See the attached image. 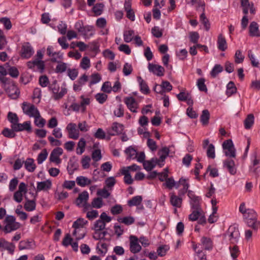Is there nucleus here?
Instances as JSON below:
<instances>
[{
  "instance_id": "obj_1",
  "label": "nucleus",
  "mask_w": 260,
  "mask_h": 260,
  "mask_svg": "<svg viewBox=\"0 0 260 260\" xmlns=\"http://www.w3.org/2000/svg\"><path fill=\"white\" fill-rule=\"evenodd\" d=\"M247 225L257 231L260 228V221L257 220V214L252 209H249L248 213L243 216Z\"/></svg>"
},
{
  "instance_id": "obj_2",
  "label": "nucleus",
  "mask_w": 260,
  "mask_h": 260,
  "mask_svg": "<svg viewBox=\"0 0 260 260\" xmlns=\"http://www.w3.org/2000/svg\"><path fill=\"white\" fill-rule=\"evenodd\" d=\"M15 220V217L12 215H8L6 217L4 220L6 225L3 229V231L6 234L11 233L20 228L21 224L16 222Z\"/></svg>"
},
{
  "instance_id": "obj_3",
  "label": "nucleus",
  "mask_w": 260,
  "mask_h": 260,
  "mask_svg": "<svg viewBox=\"0 0 260 260\" xmlns=\"http://www.w3.org/2000/svg\"><path fill=\"white\" fill-rule=\"evenodd\" d=\"M6 91L9 94V96L13 99H16L19 95L20 91L14 82L9 79L6 82L2 83Z\"/></svg>"
},
{
  "instance_id": "obj_4",
  "label": "nucleus",
  "mask_w": 260,
  "mask_h": 260,
  "mask_svg": "<svg viewBox=\"0 0 260 260\" xmlns=\"http://www.w3.org/2000/svg\"><path fill=\"white\" fill-rule=\"evenodd\" d=\"M22 109L24 113L30 117H34L35 118L40 117L39 111L33 104L24 102L22 104Z\"/></svg>"
},
{
  "instance_id": "obj_5",
  "label": "nucleus",
  "mask_w": 260,
  "mask_h": 260,
  "mask_svg": "<svg viewBox=\"0 0 260 260\" xmlns=\"http://www.w3.org/2000/svg\"><path fill=\"white\" fill-rule=\"evenodd\" d=\"M124 129L123 124L115 122L113 123L111 127L107 129V133L110 136H114L121 134Z\"/></svg>"
},
{
  "instance_id": "obj_6",
  "label": "nucleus",
  "mask_w": 260,
  "mask_h": 260,
  "mask_svg": "<svg viewBox=\"0 0 260 260\" xmlns=\"http://www.w3.org/2000/svg\"><path fill=\"white\" fill-rule=\"evenodd\" d=\"M34 49L28 42H25L22 45L20 55L22 58L28 59L34 54Z\"/></svg>"
},
{
  "instance_id": "obj_7",
  "label": "nucleus",
  "mask_w": 260,
  "mask_h": 260,
  "mask_svg": "<svg viewBox=\"0 0 260 260\" xmlns=\"http://www.w3.org/2000/svg\"><path fill=\"white\" fill-rule=\"evenodd\" d=\"M66 130L69 134V137L71 139L77 140L79 137V132L77 129V126L75 123H70L66 127Z\"/></svg>"
},
{
  "instance_id": "obj_8",
  "label": "nucleus",
  "mask_w": 260,
  "mask_h": 260,
  "mask_svg": "<svg viewBox=\"0 0 260 260\" xmlns=\"http://www.w3.org/2000/svg\"><path fill=\"white\" fill-rule=\"evenodd\" d=\"M228 233L231 243L235 244L237 243L240 236L238 229L235 226H230Z\"/></svg>"
},
{
  "instance_id": "obj_9",
  "label": "nucleus",
  "mask_w": 260,
  "mask_h": 260,
  "mask_svg": "<svg viewBox=\"0 0 260 260\" xmlns=\"http://www.w3.org/2000/svg\"><path fill=\"white\" fill-rule=\"evenodd\" d=\"M130 244L129 249L130 251L133 253L139 252L141 250V246L138 243V239L135 236H131L129 237Z\"/></svg>"
},
{
  "instance_id": "obj_10",
  "label": "nucleus",
  "mask_w": 260,
  "mask_h": 260,
  "mask_svg": "<svg viewBox=\"0 0 260 260\" xmlns=\"http://www.w3.org/2000/svg\"><path fill=\"white\" fill-rule=\"evenodd\" d=\"M15 248L14 243H10L4 238L0 239V249L1 251L7 250L9 253L13 254Z\"/></svg>"
},
{
  "instance_id": "obj_11",
  "label": "nucleus",
  "mask_w": 260,
  "mask_h": 260,
  "mask_svg": "<svg viewBox=\"0 0 260 260\" xmlns=\"http://www.w3.org/2000/svg\"><path fill=\"white\" fill-rule=\"evenodd\" d=\"M124 102L128 109L133 113H137L138 103L136 100L132 96L126 97L124 99Z\"/></svg>"
},
{
  "instance_id": "obj_12",
  "label": "nucleus",
  "mask_w": 260,
  "mask_h": 260,
  "mask_svg": "<svg viewBox=\"0 0 260 260\" xmlns=\"http://www.w3.org/2000/svg\"><path fill=\"white\" fill-rule=\"evenodd\" d=\"M148 69L150 72L153 73L157 76L161 77L164 75L165 69L160 65L149 63Z\"/></svg>"
},
{
  "instance_id": "obj_13",
  "label": "nucleus",
  "mask_w": 260,
  "mask_h": 260,
  "mask_svg": "<svg viewBox=\"0 0 260 260\" xmlns=\"http://www.w3.org/2000/svg\"><path fill=\"white\" fill-rule=\"evenodd\" d=\"M16 132H21L26 131L28 132H30L31 131V126L30 121H25L22 124L19 123L18 122L12 128Z\"/></svg>"
},
{
  "instance_id": "obj_14",
  "label": "nucleus",
  "mask_w": 260,
  "mask_h": 260,
  "mask_svg": "<svg viewBox=\"0 0 260 260\" xmlns=\"http://www.w3.org/2000/svg\"><path fill=\"white\" fill-rule=\"evenodd\" d=\"M50 61L52 62L58 63L55 68V72L56 73H62L67 70V65L66 63L57 60L56 57L51 58Z\"/></svg>"
},
{
  "instance_id": "obj_15",
  "label": "nucleus",
  "mask_w": 260,
  "mask_h": 260,
  "mask_svg": "<svg viewBox=\"0 0 260 260\" xmlns=\"http://www.w3.org/2000/svg\"><path fill=\"white\" fill-rule=\"evenodd\" d=\"M249 36L251 37H260V31L258 28V25L257 22L252 21L250 23L249 27Z\"/></svg>"
},
{
  "instance_id": "obj_16",
  "label": "nucleus",
  "mask_w": 260,
  "mask_h": 260,
  "mask_svg": "<svg viewBox=\"0 0 260 260\" xmlns=\"http://www.w3.org/2000/svg\"><path fill=\"white\" fill-rule=\"evenodd\" d=\"M223 167L228 169L231 175H235L236 173L237 170L233 160L230 159L225 160L223 162Z\"/></svg>"
},
{
  "instance_id": "obj_17",
  "label": "nucleus",
  "mask_w": 260,
  "mask_h": 260,
  "mask_svg": "<svg viewBox=\"0 0 260 260\" xmlns=\"http://www.w3.org/2000/svg\"><path fill=\"white\" fill-rule=\"evenodd\" d=\"M89 195L86 191H84L79 194L78 197L76 200V204L78 207H81L82 205L86 203L88 200Z\"/></svg>"
},
{
  "instance_id": "obj_18",
  "label": "nucleus",
  "mask_w": 260,
  "mask_h": 260,
  "mask_svg": "<svg viewBox=\"0 0 260 260\" xmlns=\"http://www.w3.org/2000/svg\"><path fill=\"white\" fill-rule=\"evenodd\" d=\"M35 247V244L33 240H22L19 242L18 248L20 250L24 249H30Z\"/></svg>"
},
{
  "instance_id": "obj_19",
  "label": "nucleus",
  "mask_w": 260,
  "mask_h": 260,
  "mask_svg": "<svg viewBox=\"0 0 260 260\" xmlns=\"http://www.w3.org/2000/svg\"><path fill=\"white\" fill-rule=\"evenodd\" d=\"M217 44L218 49L221 51H224L228 48L226 40L221 34L218 36Z\"/></svg>"
},
{
  "instance_id": "obj_20",
  "label": "nucleus",
  "mask_w": 260,
  "mask_h": 260,
  "mask_svg": "<svg viewBox=\"0 0 260 260\" xmlns=\"http://www.w3.org/2000/svg\"><path fill=\"white\" fill-rule=\"evenodd\" d=\"M170 203L173 206L180 208L182 205V199L180 197L172 193L170 196Z\"/></svg>"
},
{
  "instance_id": "obj_21",
  "label": "nucleus",
  "mask_w": 260,
  "mask_h": 260,
  "mask_svg": "<svg viewBox=\"0 0 260 260\" xmlns=\"http://www.w3.org/2000/svg\"><path fill=\"white\" fill-rule=\"evenodd\" d=\"M137 80L139 83L141 91L145 94H148L150 90L147 83L140 76L137 77Z\"/></svg>"
},
{
  "instance_id": "obj_22",
  "label": "nucleus",
  "mask_w": 260,
  "mask_h": 260,
  "mask_svg": "<svg viewBox=\"0 0 260 260\" xmlns=\"http://www.w3.org/2000/svg\"><path fill=\"white\" fill-rule=\"evenodd\" d=\"M26 202L24 205V208L27 211H32L35 210L36 204L34 200H30L27 197L25 196Z\"/></svg>"
},
{
  "instance_id": "obj_23",
  "label": "nucleus",
  "mask_w": 260,
  "mask_h": 260,
  "mask_svg": "<svg viewBox=\"0 0 260 260\" xmlns=\"http://www.w3.org/2000/svg\"><path fill=\"white\" fill-rule=\"evenodd\" d=\"M24 167L29 172H33L36 168V165L34 162V159L28 158L24 161Z\"/></svg>"
},
{
  "instance_id": "obj_24",
  "label": "nucleus",
  "mask_w": 260,
  "mask_h": 260,
  "mask_svg": "<svg viewBox=\"0 0 260 260\" xmlns=\"http://www.w3.org/2000/svg\"><path fill=\"white\" fill-rule=\"evenodd\" d=\"M201 243L205 250H211L213 247V242L210 238L203 237L201 240Z\"/></svg>"
},
{
  "instance_id": "obj_25",
  "label": "nucleus",
  "mask_w": 260,
  "mask_h": 260,
  "mask_svg": "<svg viewBox=\"0 0 260 260\" xmlns=\"http://www.w3.org/2000/svg\"><path fill=\"white\" fill-rule=\"evenodd\" d=\"M76 181L77 184L81 187H85L91 183V180L90 179L82 176L77 177Z\"/></svg>"
},
{
  "instance_id": "obj_26",
  "label": "nucleus",
  "mask_w": 260,
  "mask_h": 260,
  "mask_svg": "<svg viewBox=\"0 0 260 260\" xmlns=\"http://www.w3.org/2000/svg\"><path fill=\"white\" fill-rule=\"evenodd\" d=\"M51 187V182L49 180L38 182L37 183V191H41L49 189Z\"/></svg>"
},
{
  "instance_id": "obj_27",
  "label": "nucleus",
  "mask_w": 260,
  "mask_h": 260,
  "mask_svg": "<svg viewBox=\"0 0 260 260\" xmlns=\"http://www.w3.org/2000/svg\"><path fill=\"white\" fill-rule=\"evenodd\" d=\"M254 116L253 114L247 115L246 118L244 121V127L246 129H250L254 124Z\"/></svg>"
},
{
  "instance_id": "obj_28",
  "label": "nucleus",
  "mask_w": 260,
  "mask_h": 260,
  "mask_svg": "<svg viewBox=\"0 0 260 260\" xmlns=\"http://www.w3.org/2000/svg\"><path fill=\"white\" fill-rule=\"evenodd\" d=\"M237 90V87H236L234 82L230 81L226 86V94L228 96H230L236 93Z\"/></svg>"
},
{
  "instance_id": "obj_29",
  "label": "nucleus",
  "mask_w": 260,
  "mask_h": 260,
  "mask_svg": "<svg viewBox=\"0 0 260 260\" xmlns=\"http://www.w3.org/2000/svg\"><path fill=\"white\" fill-rule=\"evenodd\" d=\"M86 141L84 138H81L78 143L76 153L77 154L81 155L85 150Z\"/></svg>"
},
{
  "instance_id": "obj_30",
  "label": "nucleus",
  "mask_w": 260,
  "mask_h": 260,
  "mask_svg": "<svg viewBox=\"0 0 260 260\" xmlns=\"http://www.w3.org/2000/svg\"><path fill=\"white\" fill-rule=\"evenodd\" d=\"M210 118V113L208 110H204L200 117L201 122L203 125H207Z\"/></svg>"
},
{
  "instance_id": "obj_31",
  "label": "nucleus",
  "mask_w": 260,
  "mask_h": 260,
  "mask_svg": "<svg viewBox=\"0 0 260 260\" xmlns=\"http://www.w3.org/2000/svg\"><path fill=\"white\" fill-rule=\"evenodd\" d=\"M8 119L11 123L12 128L19 121V118L16 113L9 112L8 114Z\"/></svg>"
},
{
  "instance_id": "obj_32",
  "label": "nucleus",
  "mask_w": 260,
  "mask_h": 260,
  "mask_svg": "<svg viewBox=\"0 0 260 260\" xmlns=\"http://www.w3.org/2000/svg\"><path fill=\"white\" fill-rule=\"evenodd\" d=\"M229 249L230 250L231 255L233 258V260H238L237 257L239 256L240 253L238 246L235 244L233 246H230Z\"/></svg>"
},
{
  "instance_id": "obj_33",
  "label": "nucleus",
  "mask_w": 260,
  "mask_h": 260,
  "mask_svg": "<svg viewBox=\"0 0 260 260\" xmlns=\"http://www.w3.org/2000/svg\"><path fill=\"white\" fill-rule=\"evenodd\" d=\"M165 181L166 182L163 185L169 189H172L174 187L178 188L179 186V184L175 182L173 177L168 178Z\"/></svg>"
},
{
  "instance_id": "obj_34",
  "label": "nucleus",
  "mask_w": 260,
  "mask_h": 260,
  "mask_svg": "<svg viewBox=\"0 0 260 260\" xmlns=\"http://www.w3.org/2000/svg\"><path fill=\"white\" fill-rule=\"evenodd\" d=\"M142 201V197L141 196H137L128 201L127 204L129 206H138Z\"/></svg>"
},
{
  "instance_id": "obj_35",
  "label": "nucleus",
  "mask_w": 260,
  "mask_h": 260,
  "mask_svg": "<svg viewBox=\"0 0 260 260\" xmlns=\"http://www.w3.org/2000/svg\"><path fill=\"white\" fill-rule=\"evenodd\" d=\"M87 223V220L82 218H79L74 222L72 227L74 229H79L80 228H83Z\"/></svg>"
},
{
  "instance_id": "obj_36",
  "label": "nucleus",
  "mask_w": 260,
  "mask_h": 260,
  "mask_svg": "<svg viewBox=\"0 0 260 260\" xmlns=\"http://www.w3.org/2000/svg\"><path fill=\"white\" fill-rule=\"evenodd\" d=\"M91 80L89 82V86L91 87L92 85L95 84L99 82L101 79L102 77L101 75L98 73H93L90 76Z\"/></svg>"
},
{
  "instance_id": "obj_37",
  "label": "nucleus",
  "mask_w": 260,
  "mask_h": 260,
  "mask_svg": "<svg viewBox=\"0 0 260 260\" xmlns=\"http://www.w3.org/2000/svg\"><path fill=\"white\" fill-rule=\"evenodd\" d=\"M134 31L133 30H125L123 32L124 41L126 43H129L132 41L134 38Z\"/></svg>"
},
{
  "instance_id": "obj_38",
  "label": "nucleus",
  "mask_w": 260,
  "mask_h": 260,
  "mask_svg": "<svg viewBox=\"0 0 260 260\" xmlns=\"http://www.w3.org/2000/svg\"><path fill=\"white\" fill-rule=\"evenodd\" d=\"M200 198L197 197L193 199L190 200V204L191 206V208L193 210H201L200 206Z\"/></svg>"
},
{
  "instance_id": "obj_39",
  "label": "nucleus",
  "mask_w": 260,
  "mask_h": 260,
  "mask_svg": "<svg viewBox=\"0 0 260 260\" xmlns=\"http://www.w3.org/2000/svg\"><path fill=\"white\" fill-rule=\"evenodd\" d=\"M118 221L125 225H129L134 223L135 219L132 216H126L123 218H119L117 219Z\"/></svg>"
},
{
  "instance_id": "obj_40",
  "label": "nucleus",
  "mask_w": 260,
  "mask_h": 260,
  "mask_svg": "<svg viewBox=\"0 0 260 260\" xmlns=\"http://www.w3.org/2000/svg\"><path fill=\"white\" fill-rule=\"evenodd\" d=\"M16 132L13 128L9 129L8 128H5L2 132V134L6 137L9 138H13L16 136Z\"/></svg>"
},
{
  "instance_id": "obj_41",
  "label": "nucleus",
  "mask_w": 260,
  "mask_h": 260,
  "mask_svg": "<svg viewBox=\"0 0 260 260\" xmlns=\"http://www.w3.org/2000/svg\"><path fill=\"white\" fill-rule=\"evenodd\" d=\"M253 3H250L249 0H241V5L243 7V12L245 15H247L248 13L249 8Z\"/></svg>"
},
{
  "instance_id": "obj_42",
  "label": "nucleus",
  "mask_w": 260,
  "mask_h": 260,
  "mask_svg": "<svg viewBox=\"0 0 260 260\" xmlns=\"http://www.w3.org/2000/svg\"><path fill=\"white\" fill-rule=\"evenodd\" d=\"M223 71V67L218 64H216L214 66L212 71H211L210 74L211 76L215 78L217 76V74L222 72Z\"/></svg>"
},
{
  "instance_id": "obj_43",
  "label": "nucleus",
  "mask_w": 260,
  "mask_h": 260,
  "mask_svg": "<svg viewBox=\"0 0 260 260\" xmlns=\"http://www.w3.org/2000/svg\"><path fill=\"white\" fill-rule=\"evenodd\" d=\"M48 156V152L46 149H43L38 156L37 162L38 164H41L45 161Z\"/></svg>"
},
{
  "instance_id": "obj_44",
  "label": "nucleus",
  "mask_w": 260,
  "mask_h": 260,
  "mask_svg": "<svg viewBox=\"0 0 260 260\" xmlns=\"http://www.w3.org/2000/svg\"><path fill=\"white\" fill-rule=\"evenodd\" d=\"M201 210H193L192 212L189 215V220L192 221H196L197 220H198L201 215Z\"/></svg>"
},
{
  "instance_id": "obj_45",
  "label": "nucleus",
  "mask_w": 260,
  "mask_h": 260,
  "mask_svg": "<svg viewBox=\"0 0 260 260\" xmlns=\"http://www.w3.org/2000/svg\"><path fill=\"white\" fill-rule=\"evenodd\" d=\"M205 80L204 78H200L197 81V86L199 89L201 91L207 92L208 89L205 84Z\"/></svg>"
},
{
  "instance_id": "obj_46",
  "label": "nucleus",
  "mask_w": 260,
  "mask_h": 260,
  "mask_svg": "<svg viewBox=\"0 0 260 260\" xmlns=\"http://www.w3.org/2000/svg\"><path fill=\"white\" fill-rule=\"evenodd\" d=\"M106 223L100 219L97 220L94 224L93 229L94 230H103L105 229Z\"/></svg>"
},
{
  "instance_id": "obj_47",
  "label": "nucleus",
  "mask_w": 260,
  "mask_h": 260,
  "mask_svg": "<svg viewBox=\"0 0 260 260\" xmlns=\"http://www.w3.org/2000/svg\"><path fill=\"white\" fill-rule=\"evenodd\" d=\"M124 151L129 158H135L137 154L136 150L132 146H129L126 148Z\"/></svg>"
},
{
  "instance_id": "obj_48",
  "label": "nucleus",
  "mask_w": 260,
  "mask_h": 260,
  "mask_svg": "<svg viewBox=\"0 0 260 260\" xmlns=\"http://www.w3.org/2000/svg\"><path fill=\"white\" fill-rule=\"evenodd\" d=\"M207 155L208 157L214 159L215 157V147L212 144L209 145L207 150Z\"/></svg>"
},
{
  "instance_id": "obj_49",
  "label": "nucleus",
  "mask_w": 260,
  "mask_h": 260,
  "mask_svg": "<svg viewBox=\"0 0 260 260\" xmlns=\"http://www.w3.org/2000/svg\"><path fill=\"white\" fill-rule=\"evenodd\" d=\"M7 74V72L6 69L3 67L0 66V81L3 82H6L9 80V78H8L5 77Z\"/></svg>"
},
{
  "instance_id": "obj_50",
  "label": "nucleus",
  "mask_w": 260,
  "mask_h": 260,
  "mask_svg": "<svg viewBox=\"0 0 260 260\" xmlns=\"http://www.w3.org/2000/svg\"><path fill=\"white\" fill-rule=\"evenodd\" d=\"M245 57L242 54V52L240 50H238L236 51L235 55V61L236 63H242Z\"/></svg>"
},
{
  "instance_id": "obj_51",
  "label": "nucleus",
  "mask_w": 260,
  "mask_h": 260,
  "mask_svg": "<svg viewBox=\"0 0 260 260\" xmlns=\"http://www.w3.org/2000/svg\"><path fill=\"white\" fill-rule=\"evenodd\" d=\"M108 95L103 93H99L95 95V98L100 104L104 103L107 100Z\"/></svg>"
},
{
  "instance_id": "obj_52",
  "label": "nucleus",
  "mask_w": 260,
  "mask_h": 260,
  "mask_svg": "<svg viewBox=\"0 0 260 260\" xmlns=\"http://www.w3.org/2000/svg\"><path fill=\"white\" fill-rule=\"evenodd\" d=\"M104 5L103 4H96L92 8L93 12L96 15H100L103 11Z\"/></svg>"
},
{
  "instance_id": "obj_53",
  "label": "nucleus",
  "mask_w": 260,
  "mask_h": 260,
  "mask_svg": "<svg viewBox=\"0 0 260 260\" xmlns=\"http://www.w3.org/2000/svg\"><path fill=\"white\" fill-rule=\"evenodd\" d=\"M90 66V63L89 59L86 56L83 57L80 62L81 68H82L83 69L86 70L88 69Z\"/></svg>"
},
{
  "instance_id": "obj_54",
  "label": "nucleus",
  "mask_w": 260,
  "mask_h": 260,
  "mask_svg": "<svg viewBox=\"0 0 260 260\" xmlns=\"http://www.w3.org/2000/svg\"><path fill=\"white\" fill-rule=\"evenodd\" d=\"M57 42L62 49H67L68 48L69 45L67 42L66 37L64 36L60 37L58 39Z\"/></svg>"
},
{
  "instance_id": "obj_55",
  "label": "nucleus",
  "mask_w": 260,
  "mask_h": 260,
  "mask_svg": "<svg viewBox=\"0 0 260 260\" xmlns=\"http://www.w3.org/2000/svg\"><path fill=\"white\" fill-rule=\"evenodd\" d=\"M78 75V71L76 69H68V75L72 80H74Z\"/></svg>"
},
{
  "instance_id": "obj_56",
  "label": "nucleus",
  "mask_w": 260,
  "mask_h": 260,
  "mask_svg": "<svg viewBox=\"0 0 260 260\" xmlns=\"http://www.w3.org/2000/svg\"><path fill=\"white\" fill-rule=\"evenodd\" d=\"M91 160L90 157L89 156H84L81 160V164L82 167L84 169L89 168L90 166L89 162Z\"/></svg>"
},
{
  "instance_id": "obj_57",
  "label": "nucleus",
  "mask_w": 260,
  "mask_h": 260,
  "mask_svg": "<svg viewBox=\"0 0 260 260\" xmlns=\"http://www.w3.org/2000/svg\"><path fill=\"white\" fill-rule=\"evenodd\" d=\"M133 71V68L131 64L126 62L124 64L123 68V73L125 76H128Z\"/></svg>"
},
{
  "instance_id": "obj_58",
  "label": "nucleus",
  "mask_w": 260,
  "mask_h": 260,
  "mask_svg": "<svg viewBox=\"0 0 260 260\" xmlns=\"http://www.w3.org/2000/svg\"><path fill=\"white\" fill-rule=\"evenodd\" d=\"M67 93V89L65 87H61L59 92L55 93L53 97L54 100H58L61 99Z\"/></svg>"
},
{
  "instance_id": "obj_59",
  "label": "nucleus",
  "mask_w": 260,
  "mask_h": 260,
  "mask_svg": "<svg viewBox=\"0 0 260 260\" xmlns=\"http://www.w3.org/2000/svg\"><path fill=\"white\" fill-rule=\"evenodd\" d=\"M0 22L4 25L7 29L9 30L11 28L12 24L9 18L7 17L1 18Z\"/></svg>"
},
{
  "instance_id": "obj_60",
  "label": "nucleus",
  "mask_w": 260,
  "mask_h": 260,
  "mask_svg": "<svg viewBox=\"0 0 260 260\" xmlns=\"http://www.w3.org/2000/svg\"><path fill=\"white\" fill-rule=\"evenodd\" d=\"M8 73L13 78H17L19 75L18 69L15 67H10L8 69Z\"/></svg>"
},
{
  "instance_id": "obj_61",
  "label": "nucleus",
  "mask_w": 260,
  "mask_h": 260,
  "mask_svg": "<svg viewBox=\"0 0 260 260\" xmlns=\"http://www.w3.org/2000/svg\"><path fill=\"white\" fill-rule=\"evenodd\" d=\"M151 32L157 38H160L162 36V31L158 26L153 27L151 29Z\"/></svg>"
},
{
  "instance_id": "obj_62",
  "label": "nucleus",
  "mask_w": 260,
  "mask_h": 260,
  "mask_svg": "<svg viewBox=\"0 0 260 260\" xmlns=\"http://www.w3.org/2000/svg\"><path fill=\"white\" fill-rule=\"evenodd\" d=\"M114 114L115 116L118 117H121L124 115V109L121 104H119L118 106L117 109L114 111Z\"/></svg>"
},
{
  "instance_id": "obj_63",
  "label": "nucleus",
  "mask_w": 260,
  "mask_h": 260,
  "mask_svg": "<svg viewBox=\"0 0 260 260\" xmlns=\"http://www.w3.org/2000/svg\"><path fill=\"white\" fill-rule=\"evenodd\" d=\"M200 38L198 32L196 31L190 32L189 34L190 41L194 44L198 43Z\"/></svg>"
},
{
  "instance_id": "obj_64",
  "label": "nucleus",
  "mask_w": 260,
  "mask_h": 260,
  "mask_svg": "<svg viewBox=\"0 0 260 260\" xmlns=\"http://www.w3.org/2000/svg\"><path fill=\"white\" fill-rule=\"evenodd\" d=\"M94 137L99 139H104L106 138L105 133L102 128H99L94 134Z\"/></svg>"
}]
</instances>
